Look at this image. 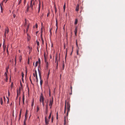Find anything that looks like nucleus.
Listing matches in <instances>:
<instances>
[{"instance_id":"3c124183","label":"nucleus","mask_w":125,"mask_h":125,"mask_svg":"<svg viewBox=\"0 0 125 125\" xmlns=\"http://www.w3.org/2000/svg\"><path fill=\"white\" fill-rule=\"evenodd\" d=\"M30 81H31V84L32 85H33L34 84H33L32 83V81H31V78H30Z\"/></svg>"},{"instance_id":"473e14b6","label":"nucleus","mask_w":125,"mask_h":125,"mask_svg":"<svg viewBox=\"0 0 125 125\" xmlns=\"http://www.w3.org/2000/svg\"><path fill=\"white\" fill-rule=\"evenodd\" d=\"M23 125H26V119H25L24 120V123H23Z\"/></svg>"},{"instance_id":"774afa93","label":"nucleus","mask_w":125,"mask_h":125,"mask_svg":"<svg viewBox=\"0 0 125 125\" xmlns=\"http://www.w3.org/2000/svg\"><path fill=\"white\" fill-rule=\"evenodd\" d=\"M21 116H19V119H18L19 121L20 120V119H21Z\"/></svg>"},{"instance_id":"4d7b16f0","label":"nucleus","mask_w":125,"mask_h":125,"mask_svg":"<svg viewBox=\"0 0 125 125\" xmlns=\"http://www.w3.org/2000/svg\"><path fill=\"white\" fill-rule=\"evenodd\" d=\"M8 96H10V93L9 90H8Z\"/></svg>"},{"instance_id":"c756f323","label":"nucleus","mask_w":125,"mask_h":125,"mask_svg":"<svg viewBox=\"0 0 125 125\" xmlns=\"http://www.w3.org/2000/svg\"><path fill=\"white\" fill-rule=\"evenodd\" d=\"M38 63V62L37 61L35 63V67H36L37 65V64Z\"/></svg>"},{"instance_id":"c03bdc74","label":"nucleus","mask_w":125,"mask_h":125,"mask_svg":"<svg viewBox=\"0 0 125 125\" xmlns=\"http://www.w3.org/2000/svg\"><path fill=\"white\" fill-rule=\"evenodd\" d=\"M24 75V73H23V72H22V75H21L22 78H23Z\"/></svg>"},{"instance_id":"5fc2aeb1","label":"nucleus","mask_w":125,"mask_h":125,"mask_svg":"<svg viewBox=\"0 0 125 125\" xmlns=\"http://www.w3.org/2000/svg\"><path fill=\"white\" fill-rule=\"evenodd\" d=\"M39 110V107L38 106L37 107V112H38V111Z\"/></svg>"},{"instance_id":"a211bd4d","label":"nucleus","mask_w":125,"mask_h":125,"mask_svg":"<svg viewBox=\"0 0 125 125\" xmlns=\"http://www.w3.org/2000/svg\"><path fill=\"white\" fill-rule=\"evenodd\" d=\"M76 47L77 48V49H79V48L78 47L77 40H76Z\"/></svg>"},{"instance_id":"0eeeda50","label":"nucleus","mask_w":125,"mask_h":125,"mask_svg":"<svg viewBox=\"0 0 125 125\" xmlns=\"http://www.w3.org/2000/svg\"><path fill=\"white\" fill-rule=\"evenodd\" d=\"M53 102V98H52V100L51 99L50 100V103L49 104V106H52Z\"/></svg>"},{"instance_id":"603ef678","label":"nucleus","mask_w":125,"mask_h":125,"mask_svg":"<svg viewBox=\"0 0 125 125\" xmlns=\"http://www.w3.org/2000/svg\"><path fill=\"white\" fill-rule=\"evenodd\" d=\"M27 69H26V70H25V72H26V75H25V76H26V75H27Z\"/></svg>"},{"instance_id":"4468645a","label":"nucleus","mask_w":125,"mask_h":125,"mask_svg":"<svg viewBox=\"0 0 125 125\" xmlns=\"http://www.w3.org/2000/svg\"><path fill=\"white\" fill-rule=\"evenodd\" d=\"M38 63H39V65L38 66V68L39 67H40V65L41 64V60L40 58H39L38 59Z\"/></svg>"},{"instance_id":"2f4dec72","label":"nucleus","mask_w":125,"mask_h":125,"mask_svg":"<svg viewBox=\"0 0 125 125\" xmlns=\"http://www.w3.org/2000/svg\"><path fill=\"white\" fill-rule=\"evenodd\" d=\"M37 42V44L38 46H39V42L37 40L36 41Z\"/></svg>"},{"instance_id":"69168bd1","label":"nucleus","mask_w":125,"mask_h":125,"mask_svg":"<svg viewBox=\"0 0 125 125\" xmlns=\"http://www.w3.org/2000/svg\"><path fill=\"white\" fill-rule=\"evenodd\" d=\"M46 70H47L48 69V66H45Z\"/></svg>"},{"instance_id":"37998d69","label":"nucleus","mask_w":125,"mask_h":125,"mask_svg":"<svg viewBox=\"0 0 125 125\" xmlns=\"http://www.w3.org/2000/svg\"><path fill=\"white\" fill-rule=\"evenodd\" d=\"M31 50H32V48L31 47V49H30L29 50V54L31 52Z\"/></svg>"},{"instance_id":"6ab92c4d","label":"nucleus","mask_w":125,"mask_h":125,"mask_svg":"<svg viewBox=\"0 0 125 125\" xmlns=\"http://www.w3.org/2000/svg\"><path fill=\"white\" fill-rule=\"evenodd\" d=\"M0 102L1 104L2 105L3 104V102L2 100V98L1 97L0 98Z\"/></svg>"},{"instance_id":"e2e57ef3","label":"nucleus","mask_w":125,"mask_h":125,"mask_svg":"<svg viewBox=\"0 0 125 125\" xmlns=\"http://www.w3.org/2000/svg\"><path fill=\"white\" fill-rule=\"evenodd\" d=\"M35 27L36 28H37L38 27V25L37 23L36 24H35Z\"/></svg>"},{"instance_id":"f03ea898","label":"nucleus","mask_w":125,"mask_h":125,"mask_svg":"<svg viewBox=\"0 0 125 125\" xmlns=\"http://www.w3.org/2000/svg\"><path fill=\"white\" fill-rule=\"evenodd\" d=\"M44 98L43 96V94L42 93L41 94V95L40 96V101L41 102V101H44Z\"/></svg>"},{"instance_id":"f3484780","label":"nucleus","mask_w":125,"mask_h":125,"mask_svg":"<svg viewBox=\"0 0 125 125\" xmlns=\"http://www.w3.org/2000/svg\"><path fill=\"white\" fill-rule=\"evenodd\" d=\"M0 9H1V13H2L3 12V8H2V6L1 5V4H0Z\"/></svg>"},{"instance_id":"e433bc0d","label":"nucleus","mask_w":125,"mask_h":125,"mask_svg":"<svg viewBox=\"0 0 125 125\" xmlns=\"http://www.w3.org/2000/svg\"><path fill=\"white\" fill-rule=\"evenodd\" d=\"M42 32H43L42 28V27H41V33H42Z\"/></svg>"},{"instance_id":"58836bf2","label":"nucleus","mask_w":125,"mask_h":125,"mask_svg":"<svg viewBox=\"0 0 125 125\" xmlns=\"http://www.w3.org/2000/svg\"><path fill=\"white\" fill-rule=\"evenodd\" d=\"M66 124V119H65L64 120V125H65Z\"/></svg>"},{"instance_id":"de8ad7c7","label":"nucleus","mask_w":125,"mask_h":125,"mask_svg":"<svg viewBox=\"0 0 125 125\" xmlns=\"http://www.w3.org/2000/svg\"><path fill=\"white\" fill-rule=\"evenodd\" d=\"M44 60L45 63L46 62H48L47 59H46V57L45 58H44Z\"/></svg>"},{"instance_id":"f8f14e48","label":"nucleus","mask_w":125,"mask_h":125,"mask_svg":"<svg viewBox=\"0 0 125 125\" xmlns=\"http://www.w3.org/2000/svg\"><path fill=\"white\" fill-rule=\"evenodd\" d=\"M27 5H28V6L27 7V9H26V13H27V12H28L29 10V5H28V4H27Z\"/></svg>"},{"instance_id":"7ed1b4c3","label":"nucleus","mask_w":125,"mask_h":125,"mask_svg":"<svg viewBox=\"0 0 125 125\" xmlns=\"http://www.w3.org/2000/svg\"><path fill=\"white\" fill-rule=\"evenodd\" d=\"M57 54H56L55 56V63H56V69H58V61L57 60Z\"/></svg>"},{"instance_id":"9d476101","label":"nucleus","mask_w":125,"mask_h":125,"mask_svg":"<svg viewBox=\"0 0 125 125\" xmlns=\"http://www.w3.org/2000/svg\"><path fill=\"white\" fill-rule=\"evenodd\" d=\"M33 5L32 4V2L31 1L30 7H31L32 10H33Z\"/></svg>"},{"instance_id":"79ce46f5","label":"nucleus","mask_w":125,"mask_h":125,"mask_svg":"<svg viewBox=\"0 0 125 125\" xmlns=\"http://www.w3.org/2000/svg\"><path fill=\"white\" fill-rule=\"evenodd\" d=\"M21 2V0H20L18 2V5L20 4Z\"/></svg>"},{"instance_id":"052dcab7","label":"nucleus","mask_w":125,"mask_h":125,"mask_svg":"<svg viewBox=\"0 0 125 125\" xmlns=\"http://www.w3.org/2000/svg\"><path fill=\"white\" fill-rule=\"evenodd\" d=\"M42 104L43 106H44V101H42Z\"/></svg>"},{"instance_id":"4be33fe9","label":"nucleus","mask_w":125,"mask_h":125,"mask_svg":"<svg viewBox=\"0 0 125 125\" xmlns=\"http://www.w3.org/2000/svg\"><path fill=\"white\" fill-rule=\"evenodd\" d=\"M51 114H52V112H51L50 113V114L49 115V116L48 117L49 119H50L51 117Z\"/></svg>"},{"instance_id":"0e129e2a","label":"nucleus","mask_w":125,"mask_h":125,"mask_svg":"<svg viewBox=\"0 0 125 125\" xmlns=\"http://www.w3.org/2000/svg\"><path fill=\"white\" fill-rule=\"evenodd\" d=\"M44 58H46V56H45V52H44Z\"/></svg>"},{"instance_id":"393cba45","label":"nucleus","mask_w":125,"mask_h":125,"mask_svg":"<svg viewBox=\"0 0 125 125\" xmlns=\"http://www.w3.org/2000/svg\"><path fill=\"white\" fill-rule=\"evenodd\" d=\"M45 66H48L49 63L48 62H45Z\"/></svg>"},{"instance_id":"f704fd0d","label":"nucleus","mask_w":125,"mask_h":125,"mask_svg":"<svg viewBox=\"0 0 125 125\" xmlns=\"http://www.w3.org/2000/svg\"><path fill=\"white\" fill-rule=\"evenodd\" d=\"M36 76V82L37 83L38 82V77H37V76Z\"/></svg>"},{"instance_id":"1a4fd4ad","label":"nucleus","mask_w":125,"mask_h":125,"mask_svg":"<svg viewBox=\"0 0 125 125\" xmlns=\"http://www.w3.org/2000/svg\"><path fill=\"white\" fill-rule=\"evenodd\" d=\"M48 100H47V101H46L45 103H46V108H48Z\"/></svg>"},{"instance_id":"5701e85b","label":"nucleus","mask_w":125,"mask_h":125,"mask_svg":"<svg viewBox=\"0 0 125 125\" xmlns=\"http://www.w3.org/2000/svg\"><path fill=\"white\" fill-rule=\"evenodd\" d=\"M66 100H65V108H64V110H65V111H66Z\"/></svg>"},{"instance_id":"c9c22d12","label":"nucleus","mask_w":125,"mask_h":125,"mask_svg":"<svg viewBox=\"0 0 125 125\" xmlns=\"http://www.w3.org/2000/svg\"><path fill=\"white\" fill-rule=\"evenodd\" d=\"M64 67V63H63L62 64V68L63 70Z\"/></svg>"},{"instance_id":"dca6fc26","label":"nucleus","mask_w":125,"mask_h":125,"mask_svg":"<svg viewBox=\"0 0 125 125\" xmlns=\"http://www.w3.org/2000/svg\"><path fill=\"white\" fill-rule=\"evenodd\" d=\"M6 31L7 33H8L9 32V29L8 28H7L5 29V31Z\"/></svg>"},{"instance_id":"412c9836","label":"nucleus","mask_w":125,"mask_h":125,"mask_svg":"<svg viewBox=\"0 0 125 125\" xmlns=\"http://www.w3.org/2000/svg\"><path fill=\"white\" fill-rule=\"evenodd\" d=\"M78 22V20L77 19H76L75 20V22L74 23V24L75 25H76L77 24Z\"/></svg>"},{"instance_id":"f257e3e1","label":"nucleus","mask_w":125,"mask_h":125,"mask_svg":"<svg viewBox=\"0 0 125 125\" xmlns=\"http://www.w3.org/2000/svg\"><path fill=\"white\" fill-rule=\"evenodd\" d=\"M38 72L39 78L40 79V84L41 86L42 83L43 81L41 79V73L38 68Z\"/></svg>"},{"instance_id":"4c0bfd02","label":"nucleus","mask_w":125,"mask_h":125,"mask_svg":"<svg viewBox=\"0 0 125 125\" xmlns=\"http://www.w3.org/2000/svg\"><path fill=\"white\" fill-rule=\"evenodd\" d=\"M17 96H18L19 94L18 91V89H17Z\"/></svg>"},{"instance_id":"72a5a7b5","label":"nucleus","mask_w":125,"mask_h":125,"mask_svg":"<svg viewBox=\"0 0 125 125\" xmlns=\"http://www.w3.org/2000/svg\"><path fill=\"white\" fill-rule=\"evenodd\" d=\"M53 116L51 118V122L52 123L53 121Z\"/></svg>"},{"instance_id":"09e8293b","label":"nucleus","mask_w":125,"mask_h":125,"mask_svg":"<svg viewBox=\"0 0 125 125\" xmlns=\"http://www.w3.org/2000/svg\"><path fill=\"white\" fill-rule=\"evenodd\" d=\"M42 44H44V40H43V38H42Z\"/></svg>"},{"instance_id":"2eb2a0df","label":"nucleus","mask_w":125,"mask_h":125,"mask_svg":"<svg viewBox=\"0 0 125 125\" xmlns=\"http://www.w3.org/2000/svg\"><path fill=\"white\" fill-rule=\"evenodd\" d=\"M67 108H70V103L68 102L67 103Z\"/></svg>"},{"instance_id":"c85d7f7f","label":"nucleus","mask_w":125,"mask_h":125,"mask_svg":"<svg viewBox=\"0 0 125 125\" xmlns=\"http://www.w3.org/2000/svg\"><path fill=\"white\" fill-rule=\"evenodd\" d=\"M29 24H28V26H27V29H26V31H28V29L29 28Z\"/></svg>"},{"instance_id":"338daca9","label":"nucleus","mask_w":125,"mask_h":125,"mask_svg":"<svg viewBox=\"0 0 125 125\" xmlns=\"http://www.w3.org/2000/svg\"><path fill=\"white\" fill-rule=\"evenodd\" d=\"M28 64H29V59H28Z\"/></svg>"},{"instance_id":"b1692460","label":"nucleus","mask_w":125,"mask_h":125,"mask_svg":"<svg viewBox=\"0 0 125 125\" xmlns=\"http://www.w3.org/2000/svg\"><path fill=\"white\" fill-rule=\"evenodd\" d=\"M75 34V35H76V33L77 32V30L76 29V28L75 29L74 31Z\"/></svg>"},{"instance_id":"20e7f679","label":"nucleus","mask_w":125,"mask_h":125,"mask_svg":"<svg viewBox=\"0 0 125 125\" xmlns=\"http://www.w3.org/2000/svg\"><path fill=\"white\" fill-rule=\"evenodd\" d=\"M45 124H49V119H47L46 116H45Z\"/></svg>"},{"instance_id":"423d86ee","label":"nucleus","mask_w":125,"mask_h":125,"mask_svg":"<svg viewBox=\"0 0 125 125\" xmlns=\"http://www.w3.org/2000/svg\"><path fill=\"white\" fill-rule=\"evenodd\" d=\"M24 92H23V97H22V100H23V104H24Z\"/></svg>"},{"instance_id":"aec40b11","label":"nucleus","mask_w":125,"mask_h":125,"mask_svg":"<svg viewBox=\"0 0 125 125\" xmlns=\"http://www.w3.org/2000/svg\"><path fill=\"white\" fill-rule=\"evenodd\" d=\"M65 7H66V5H65V3H64V4L63 6V10L64 11L65 9Z\"/></svg>"},{"instance_id":"a19ab883","label":"nucleus","mask_w":125,"mask_h":125,"mask_svg":"<svg viewBox=\"0 0 125 125\" xmlns=\"http://www.w3.org/2000/svg\"><path fill=\"white\" fill-rule=\"evenodd\" d=\"M35 76H37V71L36 70L35 71Z\"/></svg>"},{"instance_id":"6e6d98bb","label":"nucleus","mask_w":125,"mask_h":125,"mask_svg":"<svg viewBox=\"0 0 125 125\" xmlns=\"http://www.w3.org/2000/svg\"><path fill=\"white\" fill-rule=\"evenodd\" d=\"M6 81L7 82V80H8V76H7V77H6Z\"/></svg>"},{"instance_id":"6e6552de","label":"nucleus","mask_w":125,"mask_h":125,"mask_svg":"<svg viewBox=\"0 0 125 125\" xmlns=\"http://www.w3.org/2000/svg\"><path fill=\"white\" fill-rule=\"evenodd\" d=\"M79 4H78L76 6L75 10L77 11H78L79 10Z\"/></svg>"},{"instance_id":"9b49d317","label":"nucleus","mask_w":125,"mask_h":125,"mask_svg":"<svg viewBox=\"0 0 125 125\" xmlns=\"http://www.w3.org/2000/svg\"><path fill=\"white\" fill-rule=\"evenodd\" d=\"M70 111V108H67V116L68 115L69 112Z\"/></svg>"},{"instance_id":"cd10ccee","label":"nucleus","mask_w":125,"mask_h":125,"mask_svg":"<svg viewBox=\"0 0 125 125\" xmlns=\"http://www.w3.org/2000/svg\"><path fill=\"white\" fill-rule=\"evenodd\" d=\"M34 100H33L32 101V104H31V106L32 107H33V105H34Z\"/></svg>"},{"instance_id":"49530a36","label":"nucleus","mask_w":125,"mask_h":125,"mask_svg":"<svg viewBox=\"0 0 125 125\" xmlns=\"http://www.w3.org/2000/svg\"><path fill=\"white\" fill-rule=\"evenodd\" d=\"M5 75V77H7V74L6 73V72H5L4 73Z\"/></svg>"},{"instance_id":"39448f33","label":"nucleus","mask_w":125,"mask_h":125,"mask_svg":"<svg viewBox=\"0 0 125 125\" xmlns=\"http://www.w3.org/2000/svg\"><path fill=\"white\" fill-rule=\"evenodd\" d=\"M56 26L57 27V28L56 29L55 32L56 33L57 32V29H58V21H57V18L56 19Z\"/></svg>"},{"instance_id":"864d4df0","label":"nucleus","mask_w":125,"mask_h":125,"mask_svg":"<svg viewBox=\"0 0 125 125\" xmlns=\"http://www.w3.org/2000/svg\"><path fill=\"white\" fill-rule=\"evenodd\" d=\"M6 47V46H3V48L4 51H5V49Z\"/></svg>"},{"instance_id":"a18cd8bd","label":"nucleus","mask_w":125,"mask_h":125,"mask_svg":"<svg viewBox=\"0 0 125 125\" xmlns=\"http://www.w3.org/2000/svg\"><path fill=\"white\" fill-rule=\"evenodd\" d=\"M20 85H21V88L22 89V84L21 83V81H20Z\"/></svg>"},{"instance_id":"bf43d9fd","label":"nucleus","mask_w":125,"mask_h":125,"mask_svg":"<svg viewBox=\"0 0 125 125\" xmlns=\"http://www.w3.org/2000/svg\"><path fill=\"white\" fill-rule=\"evenodd\" d=\"M13 84V83H11V89H12Z\"/></svg>"},{"instance_id":"8fccbe9b","label":"nucleus","mask_w":125,"mask_h":125,"mask_svg":"<svg viewBox=\"0 0 125 125\" xmlns=\"http://www.w3.org/2000/svg\"><path fill=\"white\" fill-rule=\"evenodd\" d=\"M21 109L20 111V114H19V116H21Z\"/></svg>"},{"instance_id":"a878e982","label":"nucleus","mask_w":125,"mask_h":125,"mask_svg":"<svg viewBox=\"0 0 125 125\" xmlns=\"http://www.w3.org/2000/svg\"><path fill=\"white\" fill-rule=\"evenodd\" d=\"M27 24V22L26 21V19H25V22L24 26H26Z\"/></svg>"},{"instance_id":"ddd939ff","label":"nucleus","mask_w":125,"mask_h":125,"mask_svg":"<svg viewBox=\"0 0 125 125\" xmlns=\"http://www.w3.org/2000/svg\"><path fill=\"white\" fill-rule=\"evenodd\" d=\"M40 2L39 1V8H38V13L40 11Z\"/></svg>"},{"instance_id":"680f3d73","label":"nucleus","mask_w":125,"mask_h":125,"mask_svg":"<svg viewBox=\"0 0 125 125\" xmlns=\"http://www.w3.org/2000/svg\"><path fill=\"white\" fill-rule=\"evenodd\" d=\"M13 17L14 18H15L16 17V15L14 14L13 15Z\"/></svg>"},{"instance_id":"13d9d810","label":"nucleus","mask_w":125,"mask_h":125,"mask_svg":"<svg viewBox=\"0 0 125 125\" xmlns=\"http://www.w3.org/2000/svg\"><path fill=\"white\" fill-rule=\"evenodd\" d=\"M41 39H42V38H43L42 37V33H41Z\"/></svg>"},{"instance_id":"ea45409f","label":"nucleus","mask_w":125,"mask_h":125,"mask_svg":"<svg viewBox=\"0 0 125 125\" xmlns=\"http://www.w3.org/2000/svg\"><path fill=\"white\" fill-rule=\"evenodd\" d=\"M21 87H19V95L20 94V93L21 92Z\"/></svg>"},{"instance_id":"7c9ffc66","label":"nucleus","mask_w":125,"mask_h":125,"mask_svg":"<svg viewBox=\"0 0 125 125\" xmlns=\"http://www.w3.org/2000/svg\"><path fill=\"white\" fill-rule=\"evenodd\" d=\"M79 49H77L76 53H77V55L78 54V52H79Z\"/></svg>"},{"instance_id":"bb28decb","label":"nucleus","mask_w":125,"mask_h":125,"mask_svg":"<svg viewBox=\"0 0 125 125\" xmlns=\"http://www.w3.org/2000/svg\"><path fill=\"white\" fill-rule=\"evenodd\" d=\"M48 108H46L45 113L46 114H47L48 113Z\"/></svg>"}]
</instances>
